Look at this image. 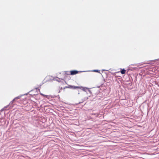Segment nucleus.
Wrapping results in <instances>:
<instances>
[{"mask_svg":"<svg viewBox=\"0 0 159 159\" xmlns=\"http://www.w3.org/2000/svg\"><path fill=\"white\" fill-rule=\"evenodd\" d=\"M71 88H73L75 89H77V88H79L80 87L78 86H71Z\"/></svg>","mask_w":159,"mask_h":159,"instance_id":"nucleus-3","label":"nucleus"},{"mask_svg":"<svg viewBox=\"0 0 159 159\" xmlns=\"http://www.w3.org/2000/svg\"><path fill=\"white\" fill-rule=\"evenodd\" d=\"M93 71L95 72H97L98 73H100L99 70H93Z\"/></svg>","mask_w":159,"mask_h":159,"instance_id":"nucleus-5","label":"nucleus"},{"mask_svg":"<svg viewBox=\"0 0 159 159\" xmlns=\"http://www.w3.org/2000/svg\"><path fill=\"white\" fill-rule=\"evenodd\" d=\"M125 72H126V70H125V69H121V71H120L121 72V73L122 74H125Z\"/></svg>","mask_w":159,"mask_h":159,"instance_id":"nucleus-2","label":"nucleus"},{"mask_svg":"<svg viewBox=\"0 0 159 159\" xmlns=\"http://www.w3.org/2000/svg\"><path fill=\"white\" fill-rule=\"evenodd\" d=\"M40 95H41L42 96L44 97H47L48 96L47 95H44L43 94V93H40Z\"/></svg>","mask_w":159,"mask_h":159,"instance_id":"nucleus-4","label":"nucleus"},{"mask_svg":"<svg viewBox=\"0 0 159 159\" xmlns=\"http://www.w3.org/2000/svg\"><path fill=\"white\" fill-rule=\"evenodd\" d=\"M79 72L78 71L75 70H71L70 71V75H75L77 74Z\"/></svg>","mask_w":159,"mask_h":159,"instance_id":"nucleus-1","label":"nucleus"}]
</instances>
